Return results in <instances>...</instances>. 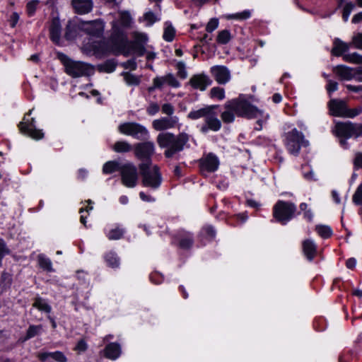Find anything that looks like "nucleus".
<instances>
[{
  "label": "nucleus",
  "mask_w": 362,
  "mask_h": 362,
  "mask_svg": "<svg viewBox=\"0 0 362 362\" xmlns=\"http://www.w3.org/2000/svg\"><path fill=\"white\" fill-rule=\"evenodd\" d=\"M227 107H233L234 112L238 117H247L249 119L257 118L258 127H255L257 130H261L262 124L265 123L269 115L268 113L258 110L256 107L251 105L243 95L237 98L227 101Z\"/></svg>",
  "instance_id": "obj_1"
},
{
  "label": "nucleus",
  "mask_w": 362,
  "mask_h": 362,
  "mask_svg": "<svg viewBox=\"0 0 362 362\" xmlns=\"http://www.w3.org/2000/svg\"><path fill=\"white\" fill-rule=\"evenodd\" d=\"M189 139V135L185 132L180 133L176 137L173 133L162 132L158 135L156 141L160 148H167L165 156L170 158L177 152L183 150Z\"/></svg>",
  "instance_id": "obj_2"
},
{
  "label": "nucleus",
  "mask_w": 362,
  "mask_h": 362,
  "mask_svg": "<svg viewBox=\"0 0 362 362\" xmlns=\"http://www.w3.org/2000/svg\"><path fill=\"white\" fill-rule=\"evenodd\" d=\"M59 58L65 67V72L73 78L89 76L94 73V67L90 64L74 61L64 54H61Z\"/></svg>",
  "instance_id": "obj_3"
},
{
  "label": "nucleus",
  "mask_w": 362,
  "mask_h": 362,
  "mask_svg": "<svg viewBox=\"0 0 362 362\" xmlns=\"http://www.w3.org/2000/svg\"><path fill=\"white\" fill-rule=\"evenodd\" d=\"M139 169L142 175V185L153 190L159 188L162 176L157 165H151V162L141 163Z\"/></svg>",
  "instance_id": "obj_4"
},
{
  "label": "nucleus",
  "mask_w": 362,
  "mask_h": 362,
  "mask_svg": "<svg viewBox=\"0 0 362 362\" xmlns=\"http://www.w3.org/2000/svg\"><path fill=\"white\" fill-rule=\"evenodd\" d=\"M284 143L289 153L297 156L302 146L308 145V141L305 139L304 135L293 128L291 130L285 132L284 134Z\"/></svg>",
  "instance_id": "obj_5"
},
{
  "label": "nucleus",
  "mask_w": 362,
  "mask_h": 362,
  "mask_svg": "<svg viewBox=\"0 0 362 362\" xmlns=\"http://www.w3.org/2000/svg\"><path fill=\"white\" fill-rule=\"evenodd\" d=\"M334 132L337 136L341 138L339 141L341 146L346 148L348 147L347 139L358 136L361 134L362 129L359 126L351 122H338L335 125Z\"/></svg>",
  "instance_id": "obj_6"
},
{
  "label": "nucleus",
  "mask_w": 362,
  "mask_h": 362,
  "mask_svg": "<svg viewBox=\"0 0 362 362\" xmlns=\"http://www.w3.org/2000/svg\"><path fill=\"white\" fill-rule=\"evenodd\" d=\"M296 206L284 201H279L274 206V216L277 221L286 225L294 216Z\"/></svg>",
  "instance_id": "obj_7"
},
{
  "label": "nucleus",
  "mask_w": 362,
  "mask_h": 362,
  "mask_svg": "<svg viewBox=\"0 0 362 362\" xmlns=\"http://www.w3.org/2000/svg\"><path fill=\"white\" fill-rule=\"evenodd\" d=\"M31 112L32 110L24 116L23 121L19 124L18 127L23 134L33 139L39 140L44 137V133L42 129L36 128L35 119L33 117L30 118Z\"/></svg>",
  "instance_id": "obj_8"
},
{
  "label": "nucleus",
  "mask_w": 362,
  "mask_h": 362,
  "mask_svg": "<svg viewBox=\"0 0 362 362\" xmlns=\"http://www.w3.org/2000/svg\"><path fill=\"white\" fill-rule=\"evenodd\" d=\"M122 184L129 188H134L138 182V172L136 167L132 163H127L120 168Z\"/></svg>",
  "instance_id": "obj_9"
},
{
  "label": "nucleus",
  "mask_w": 362,
  "mask_h": 362,
  "mask_svg": "<svg viewBox=\"0 0 362 362\" xmlns=\"http://www.w3.org/2000/svg\"><path fill=\"white\" fill-rule=\"evenodd\" d=\"M119 132L124 135L131 136L137 139H145L148 136V130L142 125L135 122H125L118 127Z\"/></svg>",
  "instance_id": "obj_10"
},
{
  "label": "nucleus",
  "mask_w": 362,
  "mask_h": 362,
  "mask_svg": "<svg viewBox=\"0 0 362 362\" xmlns=\"http://www.w3.org/2000/svg\"><path fill=\"white\" fill-rule=\"evenodd\" d=\"M78 28L89 35L100 37L104 32L105 23L102 20L81 22L78 24Z\"/></svg>",
  "instance_id": "obj_11"
},
{
  "label": "nucleus",
  "mask_w": 362,
  "mask_h": 362,
  "mask_svg": "<svg viewBox=\"0 0 362 362\" xmlns=\"http://www.w3.org/2000/svg\"><path fill=\"white\" fill-rule=\"evenodd\" d=\"M155 146L153 142L147 141L135 146L134 153L136 158L142 163L151 162V156L153 154Z\"/></svg>",
  "instance_id": "obj_12"
},
{
  "label": "nucleus",
  "mask_w": 362,
  "mask_h": 362,
  "mask_svg": "<svg viewBox=\"0 0 362 362\" xmlns=\"http://www.w3.org/2000/svg\"><path fill=\"white\" fill-rule=\"evenodd\" d=\"M132 23V18L127 11H121L117 14L115 21L112 22V32L115 35H122V28H128Z\"/></svg>",
  "instance_id": "obj_13"
},
{
  "label": "nucleus",
  "mask_w": 362,
  "mask_h": 362,
  "mask_svg": "<svg viewBox=\"0 0 362 362\" xmlns=\"http://www.w3.org/2000/svg\"><path fill=\"white\" fill-rule=\"evenodd\" d=\"M152 126L156 131H164L174 128L177 126L178 129H180L181 124H179V118L177 116L163 117L159 119H154Z\"/></svg>",
  "instance_id": "obj_14"
},
{
  "label": "nucleus",
  "mask_w": 362,
  "mask_h": 362,
  "mask_svg": "<svg viewBox=\"0 0 362 362\" xmlns=\"http://www.w3.org/2000/svg\"><path fill=\"white\" fill-rule=\"evenodd\" d=\"M218 166L219 160L218 157L212 153L204 155L200 159L201 172L204 175L207 173H213L216 171Z\"/></svg>",
  "instance_id": "obj_15"
},
{
  "label": "nucleus",
  "mask_w": 362,
  "mask_h": 362,
  "mask_svg": "<svg viewBox=\"0 0 362 362\" xmlns=\"http://www.w3.org/2000/svg\"><path fill=\"white\" fill-rule=\"evenodd\" d=\"M221 128V122L217 117L214 109H212L204 119V123L201 126L200 131L207 133L209 131L217 132Z\"/></svg>",
  "instance_id": "obj_16"
},
{
  "label": "nucleus",
  "mask_w": 362,
  "mask_h": 362,
  "mask_svg": "<svg viewBox=\"0 0 362 362\" xmlns=\"http://www.w3.org/2000/svg\"><path fill=\"white\" fill-rule=\"evenodd\" d=\"M133 40L130 45L134 54L138 56H142L145 54L144 45L148 41V37L145 33L134 32L132 33Z\"/></svg>",
  "instance_id": "obj_17"
},
{
  "label": "nucleus",
  "mask_w": 362,
  "mask_h": 362,
  "mask_svg": "<svg viewBox=\"0 0 362 362\" xmlns=\"http://www.w3.org/2000/svg\"><path fill=\"white\" fill-rule=\"evenodd\" d=\"M211 73L219 84H225L230 79V73L224 66H214L211 68Z\"/></svg>",
  "instance_id": "obj_18"
},
{
  "label": "nucleus",
  "mask_w": 362,
  "mask_h": 362,
  "mask_svg": "<svg viewBox=\"0 0 362 362\" xmlns=\"http://www.w3.org/2000/svg\"><path fill=\"white\" fill-rule=\"evenodd\" d=\"M211 82L209 76L204 74L194 75L189 81V83L193 88L201 91L206 90L211 84Z\"/></svg>",
  "instance_id": "obj_19"
},
{
  "label": "nucleus",
  "mask_w": 362,
  "mask_h": 362,
  "mask_svg": "<svg viewBox=\"0 0 362 362\" xmlns=\"http://www.w3.org/2000/svg\"><path fill=\"white\" fill-rule=\"evenodd\" d=\"M82 50L88 55L100 56L105 51L104 44L100 41L84 43Z\"/></svg>",
  "instance_id": "obj_20"
},
{
  "label": "nucleus",
  "mask_w": 362,
  "mask_h": 362,
  "mask_svg": "<svg viewBox=\"0 0 362 362\" xmlns=\"http://www.w3.org/2000/svg\"><path fill=\"white\" fill-rule=\"evenodd\" d=\"M329 110L332 115L345 117L347 106L344 101L331 100L329 103Z\"/></svg>",
  "instance_id": "obj_21"
},
{
  "label": "nucleus",
  "mask_w": 362,
  "mask_h": 362,
  "mask_svg": "<svg viewBox=\"0 0 362 362\" xmlns=\"http://www.w3.org/2000/svg\"><path fill=\"white\" fill-rule=\"evenodd\" d=\"M37 356L42 362H52L53 361L57 362H67V358L65 355L62 352L58 351L54 352L39 353Z\"/></svg>",
  "instance_id": "obj_22"
},
{
  "label": "nucleus",
  "mask_w": 362,
  "mask_h": 362,
  "mask_svg": "<svg viewBox=\"0 0 362 362\" xmlns=\"http://www.w3.org/2000/svg\"><path fill=\"white\" fill-rule=\"evenodd\" d=\"M71 5L75 12L78 14L88 13L93 7L92 0H72Z\"/></svg>",
  "instance_id": "obj_23"
},
{
  "label": "nucleus",
  "mask_w": 362,
  "mask_h": 362,
  "mask_svg": "<svg viewBox=\"0 0 362 362\" xmlns=\"http://www.w3.org/2000/svg\"><path fill=\"white\" fill-rule=\"evenodd\" d=\"M217 107V105H206L199 109H192L187 115V118L192 120H197L205 118L212 109Z\"/></svg>",
  "instance_id": "obj_24"
},
{
  "label": "nucleus",
  "mask_w": 362,
  "mask_h": 362,
  "mask_svg": "<svg viewBox=\"0 0 362 362\" xmlns=\"http://www.w3.org/2000/svg\"><path fill=\"white\" fill-rule=\"evenodd\" d=\"M334 72L342 80L349 81L355 78L356 71L344 65H339L334 69Z\"/></svg>",
  "instance_id": "obj_25"
},
{
  "label": "nucleus",
  "mask_w": 362,
  "mask_h": 362,
  "mask_svg": "<svg viewBox=\"0 0 362 362\" xmlns=\"http://www.w3.org/2000/svg\"><path fill=\"white\" fill-rule=\"evenodd\" d=\"M122 354L121 346L117 343H110L104 349V355L106 358L115 361Z\"/></svg>",
  "instance_id": "obj_26"
},
{
  "label": "nucleus",
  "mask_w": 362,
  "mask_h": 362,
  "mask_svg": "<svg viewBox=\"0 0 362 362\" xmlns=\"http://www.w3.org/2000/svg\"><path fill=\"white\" fill-rule=\"evenodd\" d=\"M303 250L305 256L309 261H312L317 253V246L311 239H307L303 242Z\"/></svg>",
  "instance_id": "obj_27"
},
{
  "label": "nucleus",
  "mask_w": 362,
  "mask_h": 362,
  "mask_svg": "<svg viewBox=\"0 0 362 362\" xmlns=\"http://www.w3.org/2000/svg\"><path fill=\"white\" fill-rule=\"evenodd\" d=\"M50 38L56 44L59 45L61 40V24L57 18H54L52 21L49 29Z\"/></svg>",
  "instance_id": "obj_28"
},
{
  "label": "nucleus",
  "mask_w": 362,
  "mask_h": 362,
  "mask_svg": "<svg viewBox=\"0 0 362 362\" xmlns=\"http://www.w3.org/2000/svg\"><path fill=\"white\" fill-rule=\"evenodd\" d=\"M349 49V44L341 41L338 38H336L333 42L332 54L334 56L339 57L342 55V54L346 52Z\"/></svg>",
  "instance_id": "obj_29"
},
{
  "label": "nucleus",
  "mask_w": 362,
  "mask_h": 362,
  "mask_svg": "<svg viewBox=\"0 0 362 362\" xmlns=\"http://www.w3.org/2000/svg\"><path fill=\"white\" fill-rule=\"evenodd\" d=\"M179 245L182 248H189L193 243V238L192 235L185 231H180L178 234Z\"/></svg>",
  "instance_id": "obj_30"
},
{
  "label": "nucleus",
  "mask_w": 362,
  "mask_h": 362,
  "mask_svg": "<svg viewBox=\"0 0 362 362\" xmlns=\"http://www.w3.org/2000/svg\"><path fill=\"white\" fill-rule=\"evenodd\" d=\"M125 232L124 228L119 226H116L114 228L105 230V234L107 238L110 240L120 239Z\"/></svg>",
  "instance_id": "obj_31"
},
{
  "label": "nucleus",
  "mask_w": 362,
  "mask_h": 362,
  "mask_svg": "<svg viewBox=\"0 0 362 362\" xmlns=\"http://www.w3.org/2000/svg\"><path fill=\"white\" fill-rule=\"evenodd\" d=\"M105 261L107 265L113 269L117 268L119 266V258L114 252H108L105 255Z\"/></svg>",
  "instance_id": "obj_32"
},
{
  "label": "nucleus",
  "mask_w": 362,
  "mask_h": 362,
  "mask_svg": "<svg viewBox=\"0 0 362 362\" xmlns=\"http://www.w3.org/2000/svg\"><path fill=\"white\" fill-rule=\"evenodd\" d=\"M37 262L40 268L48 272H53L54 269L52 267V263L45 255L40 254L37 256Z\"/></svg>",
  "instance_id": "obj_33"
},
{
  "label": "nucleus",
  "mask_w": 362,
  "mask_h": 362,
  "mask_svg": "<svg viewBox=\"0 0 362 362\" xmlns=\"http://www.w3.org/2000/svg\"><path fill=\"white\" fill-rule=\"evenodd\" d=\"M224 111L221 113V117L226 123H231L235 120L236 114L234 112L233 107H228L227 102L224 105Z\"/></svg>",
  "instance_id": "obj_34"
},
{
  "label": "nucleus",
  "mask_w": 362,
  "mask_h": 362,
  "mask_svg": "<svg viewBox=\"0 0 362 362\" xmlns=\"http://www.w3.org/2000/svg\"><path fill=\"white\" fill-rule=\"evenodd\" d=\"M216 231L212 226H207L204 227L200 232V238L202 240L209 241L215 238Z\"/></svg>",
  "instance_id": "obj_35"
},
{
  "label": "nucleus",
  "mask_w": 362,
  "mask_h": 362,
  "mask_svg": "<svg viewBox=\"0 0 362 362\" xmlns=\"http://www.w3.org/2000/svg\"><path fill=\"white\" fill-rule=\"evenodd\" d=\"M33 307L47 313H49L52 310L51 306L47 303V302L41 298H37L35 300Z\"/></svg>",
  "instance_id": "obj_36"
},
{
  "label": "nucleus",
  "mask_w": 362,
  "mask_h": 362,
  "mask_svg": "<svg viewBox=\"0 0 362 362\" xmlns=\"http://www.w3.org/2000/svg\"><path fill=\"white\" fill-rule=\"evenodd\" d=\"M175 30L169 22L165 23L163 37L167 42H171L174 39Z\"/></svg>",
  "instance_id": "obj_37"
},
{
  "label": "nucleus",
  "mask_w": 362,
  "mask_h": 362,
  "mask_svg": "<svg viewBox=\"0 0 362 362\" xmlns=\"http://www.w3.org/2000/svg\"><path fill=\"white\" fill-rule=\"evenodd\" d=\"M121 166L117 161H108L104 164L103 172L105 174H110L117 170L120 171Z\"/></svg>",
  "instance_id": "obj_38"
},
{
  "label": "nucleus",
  "mask_w": 362,
  "mask_h": 362,
  "mask_svg": "<svg viewBox=\"0 0 362 362\" xmlns=\"http://www.w3.org/2000/svg\"><path fill=\"white\" fill-rule=\"evenodd\" d=\"M160 18L153 12H146L143 17L140 18V21L145 23L146 26H151L155 22L159 21Z\"/></svg>",
  "instance_id": "obj_39"
},
{
  "label": "nucleus",
  "mask_w": 362,
  "mask_h": 362,
  "mask_svg": "<svg viewBox=\"0 0 362 362\" xmlns=\"http://www.w3.org/2000/svg\"><path fill=\"white\" fill-rule=\"evenodd\" d=\"M112 148L117 153H126L129 152L132 149V147L128 142L119 141L114 144Z\"/></svg>",
  "instance_id": "obj_40"
},
{
  "label": "nucleus",
  "mask_w": 362,
  "mask_h": 362,
  "mask_svg": "<svg viewBox=\"0 0 362 362\" xmlns=\"http://www.w3.org/2000/svg\"><path fill=\"white\" fill-rule=\"evenodd\" d=\"M78 29V25H75L71 22H69L66 26V30L65 33V37L68 40H74L76 36V30Z\"/></svg>",
  "instance_id": "obj_41"
},
{
  "label": "nucleus",
  "mask_w": 362,
  "mask_h": 362,
  "mask_svg": "<svg viewBox=\"0 0 362 362\" xmlns=\"http://www.w3.org/2000/svg\"><path fill=\"white\" fill-rule=\"evenodd\" d=\"M251 13L248 10L243 11L240 13H236L233 14H227L225 15L224 17L226 19H237V20H245L247 19L250 17Z\"/></svg>",
  "instance_id": "obj_42"
},
{
  "label": "nucleus",
  "mask_w": 362,
  "mask_h": 362,
  "mask_svg": "<svg viewBox=\"0 0 362 362\" xmlns=\"http://www.w3.org/2000/svg\"><path fill=\"white\" fill-rule=\"evenodd\" d=\"M315 230L320 236L325 239L332 235V229L327 226H317Z\"/></svg>",
  "instance_id": "obj_43"
},
{
  "label": "nucleus",
  "mask_w": 362,
  "mask_h": 362,
  "mask_svg": "<svg viewBox=\"0 0 362 362\" xmlns=\"http://www.w3.org/2000/svg\"><path fill=\"white\" fill-rule=\"evenodd\" d=\"M210 97L214 99L222 100L225 98V90L220 87H214L210 90Z\"/></svg>",
  "instance_id": "obj_44"
},
{
  "label": "nucleus",
  "mask_w": 362,
  "mask_h": 362,
  "mask_svg": "<svg viewBox=\"0 0 362 362\" xmlns=\"http://www.w3.org/2000/svg\"><path fill=\"white\" fill-rule=\"evenodd\" d=\"M343 59L344 61L349 62V63H354V64H362V55L354 52L352 54H345L343 57Z\"/></svg>",
  "instance_id": "obj_45"
},
{
  "label": "nucleus",
  "mask_w": 362,
  "mask_h": 362,
  "mask_svg": "<svg viewBox=\"0 0 362 362\" xmlns=\"http://www.w3.org/2000/svg\"><path fill=\"white\" fill-rule=\"evenodd\" d=\"M231 39V35L229 30H223L217 35V42L220 44H226Z\"/></svg>",
  "instance_id": "obj_46"
},
{
  "label": "nucleus",
  "mask_w": 362,
  "mask_h": 362,
  "mask_svg": "<svg viewBox=\"0 0 362 362\" xmlns=\"http://www.w3.org/2000/svg\"><path fill=\"white\" fill-rule=\"evenodd\" d=\"M122 75L124 76V81L129 86H136L140 82L139 78H138L135 75L131 74L127 72L123 73Z\"/></svg>",
  "instance_id": "obj_47"
},
{
  "label": "nucleus",
  "mask_w": 362,
  "mask_h": 362,
  "mask_svg": "<svg viewBox=\"0 0 362 362\" xmlns=\"http://www.w3.org/2000/svg\"><path fill=\"white\" fill-rule=\"evenodd\" d=\"M42 330V325H30L27 331L26 338L30 339L39 334Z\"/></svg>",
  "instance_id": "obj_48"
},
{
  "label": "nucleus",
  "mask_w": 362,
  "mask_h": 362,
  "mask_svg": "<svg viewBox=\"0 0 362 362\" xmlns=\"http://www.w3.org/2000/svg\"><path fill=\"white\" fill-rule=\"evenodd\" d=\"M351 45L355 48L362 50V33H358L353 35Z\"/></svg>",
  "instance_id": "obj_49"
},
{
  "label": "nucleus",
  "mask_w": 362,
  "mask_h": 362,
  "mask_svg": "<svg viewBox=\"0 0 362 362\" xmlns=\"http://www.w3.org/2000/svg\"><path fill=\"white\" fill-rule=\"evenodd\" d=\"M166 84L173 88H178L180 86V82L177 80L175 76L169 74L165 76Z\"/></svg>",
  "instance_id": "obj_50"
},
{
  "label": "nucleus",
  "mask_w": 362,
  "mask_h": 362,
  "mask_svg": "<svg viewBox=\"0 0 362 362\" xmlns=\"http://www.w3.org/2000/svg\"><path fill=\"white\" fill-rule=\"evenodd\" d=\"M303 177L308 180V181H313L315 180V175L313 172V170L310 168L309 165H305L303 167Z\"/></svg>",
  "instance_id": "obj_51"
},
{
  "label": "nucleus",
  "mask_w": 362,
  "mask_h": 362,
  "mask_svg": "<svg viewBox=\"0 0 362 362\" xmlns=\"http://www.w3.org/2000/svg\"><path fill=\"white\" fill-rule=\"evenodd\" d=\"M177 70V75L181 78H186L187 76V72L186 71L185 64L182 62H179L176 65Z\"/></svg>",
  "instance_id": "obj_52"
},
{
  "label": "nucleus",
  "mask_w": 362,
  "mask_h": 362,
  "mask_svg": "<svg viewBox=\"0 0 362 362\" xmlns=\"http://www.w3.org/2000/svg\"><path fill=\"white\" fill-rule=\"evenodd\" d=\"M354 8V5L351 3H348L345 5L344 10H343V14L342 18L343 20L346 22L349 20V16Z\"/></svg>",
  "instance_id": "obj_53"
},
{
  "label": "nucleus",
  "mask_w": 362,
  "mask_h": 362,
  "mask_svg": "<svg viewBox=\"0 0 362 362\" xmlns=\"http://www.w3.org/2000/svg\"><path fill=\"white\" fill-rule=\"evenodd\" d=\"M362 112V107H357L353 109H349L347 107L345 117H350L353 118L356 116L360 115Z\"/></svg>",
  "instance_id": "obj_54"
},
{
  "label": "nucleus",
  "mask_w": 362,
  "mask_h": 362,
  "mask_svg": "<svg viewBox=\"0 0 362 362\" xmlns=\"http://www.w3.org/2000/svg\"><path fill=\"white\" fill-rule=\"evenodd\" d=\"M153 86L150 88V90L155 88H161L162 86L166 84L165 76L162 77H156L153 81Z\"/></svg>",
  "instance_id": "obj_55"
},
{
  "label": "nucleus",
  "mask_w": 362,
  "mask_h": 362,
  "mask_svg": "<svg viewBox=\"0 0 362 362\" xmlns=\"http://www.w3.org/2000/svg\"><path fill=\"white\" fill-rule=\"evenodd\" d=\"M353 201L356 204H362V184L360 185L353 196Z\"/></svg>",
  "instance_id": "obj_56"
},
{
  "label": "nucleus",
  "mask_w": 362,
  "mask_h": 362,
  "mask_svg": "<svg viewBox=\"0 0 362 362\" xmlns=\"http://www.w3.org/2000/svg\"><path fill=\"white\" fill-rule=\"evenodd\" d=\"M218 18H211L207 23L206 30L209 33H211L215 30L218 26Z\"/></svg>",
  "instance_id": "obj_57"
},
{
  "label": "nucleus",
  "mask_w": 362,
  "mask_h": 362,
  "mask_svg": "<svg viewBox=\"0 0 362 362\" xmlns=\"http://www.w3.org/2000/svg\"><path fill=\"white\" fill-rule=\"evenodd\" d=\"M38 3V1L33 0L27 4V11L30 16H33L35 12Z\"/></svg>",
  "instance_id": "obj_58"
},
{
  "label": "nucleus",
  "mask_w": 362,
  "mask_h": 362,
  "mask_svg": "<svg viewBox=\"0 0 362 362\" xmlns=\"http://www.w3.org/2000/svg\"><path fill=\"white\" fill-rule=\"evenodd\" d=\"M162 112L170 117L174 113V107L170 103H165L161 107Z\"/></svg>",
  "instance_id": "obj_59"
},
{
  "label": "nucleus",
  "mask_w": 362,
  "mask_h": 362,
  "mask_svg": "<svg viewBox=\"0 0 362 362\" xmlns=\"http://www.w3.org/2000/svg\"><path fill=\"white\" fill-rule=\"evenodd\" d=\"M10 253V250L7 247L5 241L0 238V257H4Z\"/></svg>",
  "instance_id": "obj_60"
},
{
  "label": "nucleus",
  "mask_w": 362,
  "mask_h": 362,
  "mask_svg": "<svg viewBox=\"0 0 362 362\" xmlns=\"http://www.w3.org/2000/svg\"><path fill=\"white\" fill-rule=\"evenodd\" d=\"M326 88L327 92L330 94L337 90L338 83L336 81L329 80Z\"/></svg>",
  "instance_id": "obj_61"
},
{
  "label": "nucleus",
  "mask_w": 362,
  "mask_h": 362,
  "mask_svg": "<svg viewBox=\"0 0 362 362\" xmlns=\"http://www.w3.org/2000/svg\"><path fill=\"white\" fill-rule=\"evenodd\" d=\"M139 197L142 201L146 202H154L156 201L155 197H152L150 194H147L144 192H139Z\"/></svg>",
  "instance_id": "obj_62"
},
{
  "label": "nucleus",
  "mask_w": 362,
  "mask_h": 362,
  "mask_svg": "<svg viewBox=\"0 0 362 362\" xmlns=\"http://www.w3.org/2000/svg\"><path fill=\"white\" fill-rule=\"evenodd\" d=\"M159 111V106L156 103H152L147 109V112L150 115H154Z\"/></svg>",
  "instance_id": "obj_63"
},
{
  "label": "nucleus",
  "mask_w": 362,
  "mask_h": 362,
  "mask_svg": "<svg viewBox=\"0 0 362 362\" xmlns=\"http://www.w3.org/2000/svg\"><path fill=\"white\" fill-rule=\"evenodd\" d=\"M354 165L357 168H362V153H356L354 159Z\"/></svg>",
  "instance_id": "obj_64"
}]
</instances>
